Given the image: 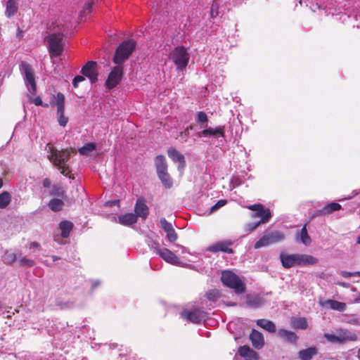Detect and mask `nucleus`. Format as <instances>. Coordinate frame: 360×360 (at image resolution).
<instances>
[{
  "label": "nucleus",
  "mask_w": 360,
  "mask_h": 360,
  "mask_svg": "<svg viewBox=\"0 0 360 360\" xmlns=\"http://www.w3.org/2000/svg\"><path fill=\"white\" fill-rule=\"evenodd\" d=\"M45 150L49 161L58 168L63 175L69 176L71 169L68 162L74 150L72 148L58 150L51 143L46 144Z\"/></svg>",
  "instance_id": "1"
},
{
  "label": "nucleus",
  "mask_w": 360,
  "mask_h": 360,
  "mask_svg": "<svg viewBox=\"0 0 360 360\" xmlns=\"http://www.w3.org/2000/svg\"><path fill=\"white\" fill-rule=\"evenodd\" d=\"M221 280L224 285L234 290L236 293L241 294L245 292V284L239 277L232 271H224L221 274Z\"/></svg>",
  "instance_id": "2"
},
{
  "label": "nucleus",
  "mask_w": 360,
  "mask_h": 360,
  "mask_svg": "<svg viewBox=\"0 0 360 360\" xmlns=\"http://www.w3.org/2000/svg\"><path fill=\"white\" fill-rule=\"evenodd\" d=\"M169 58L176 66V70L183 71L187 67L190 56L184 46H177L171 52Z\"/></svg>",
  "instance_id": "3"
},
{
  "label": "nucleus",
  "mask_w": 360,
  "mask_h": 360,
  "mask_svg": "<svg viewBox=\"0 0 360 360\" xmlns=\"http://www.w3.org/2000/svg\"><path fill=\"white\" fill-rule=\"evenodd\" d=\"M135 42L133 40L123 41L117 49L113 58V62L121 65L129 58L135 49Z\"/></svg>",
  "instance_id": "4"
},
{
  "label": "nucleus",
  "mask_w": 360,
  "mask_h": 360,
  "mask_svg": "<svg viewBox=\"0 0 360 360\" xmlns=\"http://www.w3.org/2000/svg\"><path fill=\"white\" fill-rule=\"evenodd\" d=\"M46 41L48 43L51 56L58 57L62 53L64 46L63 35L62 34H51L46 37Z\"/></svg>",
  "instance_id": "5"
},
{
  "label": "nucleus",
  "mask_w": 360,
  "mask_h": 360,
  "mask_svg": "<svg viewBox=\"0 0 360 360\" xmlns=\"http://www.w3.org/2000/svg\"><path fill=\"white\" fill-rule=\"evenodd\" d=\"M149 245L150 248L154 250V252L159 255L166 262L173 265H181L180 259L170 250L167 248H159L158 244L155 242H153L152 244Z\"/></svg>",
  "instance_id": "6"
},
{
  "label": "nucleus",
  "mask_w": 360,
  "mask_h": 360,
  "mask_svg": "<svg viewBox=\"0 0 360 360\" xmlns=\"http://www.w3.org/2000/svg\"><path fill=\"white\" fill-rule=\"evenodd\" d=\"M20 67L22 74L24 75L25 83L28 91L32 94H34L36 92V83L32 67L26 62H22Z\"/></svg>",
  "instance_id": "7"
},
{
  "label": "nucleus",
  "mask_w": 360,
  "mask_h": 360,
  "mask_svg": "<svg viewBox=\"0 0 360 360\" xmlns=\"http://www.w3.org/2000/svg\"><path fill=\"white\" fill-rule=\"evenodd\" d=\"M248 208L255 212L251 214L252 218L261 217V219L258 221V222H260L261 224H265L268 222L272 216L270 210L268 208H264V205L262 204H255L250 205L248 207Z\"/></svg>",
  "instance_id": "8"
},
{
  "label": "nucleus",
  "mask_w": 360,
  "mask_h": 360,
  "mask_svg": "<svg viewBox=\"0 0 360 360\" xmlns=\"http://www.w3.org/2000/svg\"><path fill=\"white\" fill-rule=\"evenodd\" d=\"M123 67L121 65H117L109 73L105 86L108 89H111L118 85L122 78Z\"/></svg>",
  "instance_id": "9"
},
{
  "label": "nucleus",
  "mask_w": 360,
  "mask_h": 360,
  "mask_svg": "<svg viewBox=\"0 0 360 360\" xmlns=\"http://www.w3.org/2000/svg\"><path fill=\"white\" fill-rule=\"evenodd\" d=\"M55 103L57 106V120L59 124L62 127H65L68 122V118L65 116L64 110H65V96L62 93H58L55 97Z\"/></svg>",
  "instance_id": "10"
},
{
  "label": "nucleus",
  "mask_w": 360,
  "mask_h": 360,
  "mask_svg": "<svg viewBox=\"0 0 360 360\" xmlns=\"http://www.w3.org/2000/svg\"><path fill=\"white\" fill-rule=\"evenodd\" d=\"M181 316L188 322L200 323L205 320L206 314L200 309H184L181 311Z\"/></svg>",
  "instance_id": "11"
},
{
  "label": "nucleus",
  "mask_w": 360,
  "mask_h": 360,
  "mask_svg": "<svg viewBox=\"0 0 360 360\" xmlns=\"http://www.w3.org/2000/svg\"><path fill=\"white\" fill-rule=\"evenodd\" d=\"M233 244V241L231 240H226L215 243L207 248V251L213 253L218 252H223L229 254L233 253V249L231 246Z\"/></svg>",
  "instance_id": "12"
},
{
  "label": "nucleus",
  "mask_w": 360,
  "mask_h": 360,
  "mask_svg": "<svg viewBox=\"0 0 360 360\" xmlns=\"http://www.w3.org/2000/svg\"><path fill=\"white\" fill-rule=\"evenodd\" d=\"M168 157L174 162L178 163V170L183 173L186 167L184 155L174 148H169L167 150Z\"/></svg>",
  "instance_id": "13"
},
{
  "label": "nucleus",
  "mask_w": 360,
  "mask_h": 360,
  "mask_svg": "<svg viewBox=\"0 0 360 360\" xmlns=\"http://www.w3.org/2000/svg\"><path fill=\"white\" fill-rule=\"evenodd\" d=\"M201 128H204V129L198 133V137H206L208 135L214 138L224 137V126H219L216 128H212L207 127L206 124L205 126H202Z\"/></svg>",
  "instance_id": "14"
},
{
  "label": "nucleus",
  "mask_w": 360,
  "mask_h": 360,
  "mask_svg": "<svg viewBox=\"0 0 360 360\" xmlns=\"http://www.w3.org/2000/svg\"><path fill=\"white\" fill-rule=\"evenodd\" d=\"M96 66V62L89 61L82 69V75L87 77L91 83H95L98 79Z\"/></svg>",
  "instance_id": "15"
},
{
  "label": "nucleus",
  "mask_w": 360,
  "mask_h": 360,
  "mask_svg": "<svg viewBox=\"0 0 360 360\" xmlns=\"http://www.w3.org/2000/svg\"><path fill=\"white\" fill-rule=\"evenodd\" d=\"M266 303L264 297L259 294L247 295L246 304L251 308H258Z\"/></svg>",
  "instance_id": "16"
},
{
  "label": "nucleus",
  "mask_w": 360,
  "mask_h": 360,
  "mask_svg": "<svg viewBox=\"0 0 360 360\" xmlns=\"http://www.w3.org/2000/svg\"><path fill=\"white\" fill-rule=\"evenodd\" d=\"M161 227L167 233V238L169 242H174L177 239V234L172 226V224L167 221L165 218L160 221Z\"/></svg>",
  "instance_id": "17"
},
{
  "label": "nucleus",
  "mask_w": 360,
  "mask_h": 360,
  "mask_svg": "<svg viewBox=\"0 0 360 360\" xmlns=\"http://www.w3.org/2000/svg\"><path fill=\"white\" fill-rule=\"evenodd\" d=\"M250 339L252 342L253 347L255 349H259L264 345L263 335L257 330L252 329L250 335Z\"/></svg>",
  "instance_id": "18"
},
{
  "label": "nucleus",
  "mask_w": 360,
  "mask_h": 360,
  "mask_svg": "<svg viewBox=\"0 0 360 360\" xmlns=\"http://www.w3.org/2000/svg\"><path fill=\"white\" fill-rule=\"evenodd\" d=\"M134 211L136 212L135 214L136 215V217H140L143 219L147 218L148 215V207L146 205L144 200H137Z\"/></svg>",
  "instance_id": "19"
},
{
  "label": "nucleus",
  "mask_w": 360,
  "mask_h": 360,
  "mask_svg": "<svg viewBox=\"0 0 360 360\" xmlns=\"http://www.w3.org/2000/svg\"><path fill=\"white\" fill-rule=\"evenodd\" d=\"M297 254L283 255L280 256L282 265L285 268H290L294 266H298Z\"/></svg>",
  "instance_id": "20"
},
{
  "label": "nucleus",
  "mask_w": 360,
  "mask_h": 360,
  "mask_svg": "<svg viewBox=\"0 0 360 360\" xmlns=\"http://www.w3.org/2000/svg\"><path fill=\"white\" fill-rule=\"evenodd\" d=\"M318 354V349L316 347H310L299 351L297 355L300 360H311Z\"/></svg>",
  "instance_id": "21"
},
{
  "label": "nucleus",
  "mask_w": 360,
  "mask_h": 360,
  "mask_svg": "<svg viewBox=\"0 0 360 360\" xmlns=\"http://www.w3.org/2000/svg\"><path fill=\"white\" fill-rule=\"evenodd\" d=\"M19 0H8L6 4L5 15L11 18L15 15L18 11Z\"/></svg>",
  "instance_id": "22"
},
{
  "label": "nucleus",
  "mask_w": 360,
  "mask_h": 360,
  "mask_svg": "<svg viewBox=\"0 0 360 360\" xmlns=\"http://www.w3.org/2000/svg\"><path fill=\"white\" fill-rule=\"evenodd\" d=\"M298 266L313 265L318 262V259L309 255L297 254Z\"/></svg>",
  "instance_id": "23"
},
{
  "label": "nucleus",
  "mask_w": 360,
  "mask_h": 360,
  "mask_svg": "<svg viewBox=\"0 0 360 360\" xmlns=\"http://www.w3.org/2000/svg\"><path fill=\"white\" fill-rule=\"evenodd\" d=\"M278 335L292 344L296 343L298 338L294 332L285 329H279Z\"/></svg>",
  "instance_id": "24"
},
{
  "label": "nucleus",
  "mask_w": 360,
  "mask_h": 360,
  "mask_svg": "<svg viewBox=\"0 0 360 360\" xmlns=\"http://www.w3.org/2000/svg\"><path fill=\"white\" fill-rule=\"evenodd\" d=\"M136 215L133 213H127L118 217L120 224L124 226H129L136 222Z\"/></svg>",
  "instance_id": "25"
},
{
  "label": "nucleus",
  "mask_w": 360,
  "mask_h": 360,
  "mask_svg": "<svg viewBox=\"0 0 360 360\" xmlns=\"http://www.w3.org/2000/svg\"><path fill=\"white\" fill-rule=\"evenodd\" d=\"M256 323L259 327L263 328L264 330L269 333H275L276 330V325L271 321L261 319H258Z\"/></svg>",
  "instance_id": "26"
},
{
  "label": "nucleus",
  "mask_w": 360,
  "mask_h": 360,
  "mask_svg": "<svg viewBox=\"0 0 360 360\" xmlns=\"http://www.w3.org/2000/svg\"><path fill=\"white\" fill-rule=\"evenodd\" d=\"M328 305L331 309L342 312L345 311L347 305L345 302H338L333 300H328L323 306Z\"/></svg>",
  "instance_id": "27"
},
{
  "label": "nucleus",
  "mask_w": 360,
  "mask_h": 360,
  "mask_svg": "<svg viewBox=\"0 0 360 360\" xmlns=\"http://www.w3.org/2000/svg\"><path fill=\"white\" fill-rule=\"evenodd\" d=\"M155 164L158 174L167 171V164L165 156L162 155L156 156L155 159Z\"/></svg>",
  "instance_id": "28"
},
{
  "label": "nucleus",
  "mask_w": 360,
  "mask_h": 360,
  "mask_svg": "<svg viewBox=\"0 0 360 360\" xmlns=\"http://www.w3.org/2000/svg\"><path fill=\"white\" fill-rule=\"evenodd\" d=\"M297 241H300L305 245H310L311 240L310 236L307 233L306 225L301 229L300 232L297 233L296 236Z\"/></svg>",
  "instance_id": "29"
},
{
  "label": "nucleus",
  "mask_w": 360,
  "mask_h": 360,
  "mask_svg": "<svg viewBox=\"0 0 360 360\" xmlns=\"http://www.w3.org/2000/svg\"><path fill=\"white\" fill-rule=\"evenodd\" d=\"M291 326L293 328L305 330L308 328V322L305 318H297L291 320Z\"/></svg>",
  "instance_id": "30"
},
{
  "label": "nucleus",
  "mask_w": 360,
  "mask_h": 360,
  "mask_svg": "<svg viewBox=\"0 0 360 360\" xmlns=\"http://www.w3.org/2000/svg\"><path fill=\"white\" fill-rule=\"evenodd\" d=\"M73 224L69 221H63L60 223L61 236L63 238H68L70 231L72 229Z\"/></svg>",
  "instance_id": "31"
},
{
  "label": "nucleus",
  "mask_w": 360,
  "mask_h": 360,
  "mask_svg": "<svg viewBox=\"0 0 360 360\" xmlns=\"http://www.w3.org/2000/svg\"><path fill=\"white\" fill-rule=\"evenodd\" d=\"M341 209V205L337 202H330L326 205L321 210V213L323 214H328L334 211H337Z\"/></svg>",
  "instance_id": "32"
},
{
  "label": "nucleus",
  "mask_w": 360,
  "mask_h": 360,
  "mask_svg": "<svg viewBox=\"0 0 360 360\" xmlns=\"http://www.w3.org/2000/svg\"><path fill=\"white\" fill-rule=\"evenodd\" d=\"M64 202L62 200L58 198H53L49 202V207L53 212H58L63 209Z\"/></svg>",
  "instance_id": "33"
},
{
  "label": "nucleus",
  "mask_w": 360,
  "mask_h": 360,
  "mask_svg": "<svg viewBox=\"0 0 360 360\" xmlns=\"http://www.w3.org/2000/svg\"><path fill=\"white\" fill-rule=\"evenodd\" d=\"M158 176L165 188H169L172 186V181L167 171L163 172L162 173H158Z\"/></svg>",
  "instance_id": "34"
},
{
  "label": "nucleus",
  "mask_w": 360,
  "mask_h": 360,
  "mask_svg": "<svg viewBox=\"0 0 360 360\" xmlns=\"http://www.w3.org/2000/svg\"><path fill=\"white\" fill-rule=\"evenodd\" d=\"M266 234L269 237L270 241L272 244L282 241L285 238V235L278 231H271Z\"/></svg>",
  "instance_id": "35"
},
{
  "label": "nucleus",
  "mask_w": 360,
  "mask_h": 360,
  "mask_svg": "<svg viewBox=\"0 0 360 360\" xmlns=\"http://www.w3.org/2000/svg\"><path fill=\"white\" fill-rule=\"evenodd\" d=\"M96 149V146L94 143H89L80 148L79 149V153L82 155L88 156L90 155Z\"/></svg>",
  "instance_id": "36"
},
{
  "label": "nucleus",
  "mask_w": 360,
  "mask_h": 360,
  "mask_svg": "<svg viewBox=\"0 0 360 360\" xmlns=\"http://www.w3.org/2000/svg\"><path fill=\"white\" fill-rule=\"evenodd\" d=\"M272 244L270 241L269 237L267 234H264L263 236L260 238V239L257 241L255 244V249H259L262 247L268 246Z\"/></svg>",
  "instance_id": "37"
},
{
  "label": "nucleus",
  "mask_w": 360,
  "mask_h": 360,
  "mask_svg": "<svg viewBox=\"0 0 360 360\" xmlns=\"http://www.w3.org/2000/svg\"><path fill=\"white\" fill-rule=\"evenodd\" d=\"M94 4V0H87L84 3V5L82 8V10L80 12V18H82L85 17L87 13H89L92 11L93 5Z\"/></svg>",
  "instance_id": "38"
},
{
  "label": "nucleus",
  "mask_w": 360,
  "mask_h": 360,
  "mask_svg": "<svg viewBox=\"0 0 360 360\" xmlns=\"http://www.w3.org/2000/svg\"><path fill=\"white\" fill-rule=\"evenodd\" d=\"M11 200V195L8 192H3L0 194V208H5L10 203Z\"/></svg>",
  "instance_id": "39"
},
{
  "label": "nucleus",
  "mask_w": 360,
  "mask_h": 360,
  "mask_svg": "<svg viewBox=\"0 0 360 360\" xmlns=\"http://www.w3.org/2000/svg\"><path fill=\"white\" fill-rule=\"evenodd\" d=\"M17 259V255L11 251L6 250L4 255V262L6 264H11Z\"/></svg>",
  "instance_id": "40"
},
{
  "label": "nucleus",
  "mask_w": 360,
  "mask_h": 360,
  "mask_svg": "<svg viewBox=\"0 0 360 360\" xmlns=\"http://www.w3.org/2000/svg\"><path fill=\"white\" fill-rule=\"evenodd\" d=\"M344 321L349 324L360 326V321L355 315H345Z\"/></svg>",
  "instance_id": "41"
},
{
  "label": "nucleus",
  "mask_w": 360,
  "mask_h": 360,
  "mask_svg": "<svg viewBox=\"0 0 360 360\" xmlns=\"http://www.w3.org/2000/svg\"><path fill=\"white\" fill-rule=\"evenodd\" d=\"M19 264L22 266L32 267L35 264L33 259H28L25 257H21L19 258Z\"/></svg>",
  "instance_id": "42"
},
{
  "label": "nucleus",
  "mask_w": 360,
  "mask_h": 360,
  "mask_svg": "<svg viewBox=\"0 0 360 360\" xmlns=\"http://www.w3.org/2000/svg\"><path fill=\"white\" fill-rule=\"evenodd\" d=\"M206 296L210 301L215 302L220 296L219 290L214 289L207 292Z\"/></svg>",
  "instance_id": "43"
},
{
  "label": "nucleus",
  "mask_w": 360,
  "mask_h": 360,
  "mask_svg": "<svg viewBox=\"0 0 360 360\" xmlns=\"http://www.w3.org/2000/svg\"><path fill=\"white\" fill-rule=\"evenodd\" d=\"M51 195L63 198L65 196V191L62 187L54 185L52 188Z\"/></svg>",
  "instance_id": "44"
},
{
  "label": "nucleus",
  "mask_w": 360,
  "mask_h": 360,
  "mask_svg": "<svg viewBox=\"0 0 360 360\" xmlns=\"http://www.w3.org/2000/svg\"><path fill=\"white\" fill-rule=\"evenodd\" d=\"M252 351L248 346H243L238 349V354L241 356H248Z\"/></svg>",
  "instance_id": "45"
},
{
  "label": "nucleus",
  "mask_w": 360,
  "mask_h": 360,
  "mask_svg": "<svg viewBox=\"0 0 360 360\" xmlns=\"http://www.w3.org/2000/svg\"><path fill=\"white\" fill-rule=\"evenodd\" d=\"M261 223L260 222H252V223H248L245 226V231L247 232V233H250L251 231H252L253 230H255L259 225H260Z\"/></svg>",
  "instance_id": "46"
},
{
  "label": "nucleus",
  "mask_w": 360,
  "mask_h": 360,
  "mask_svg": "<svg viewBox=\"0 0 360 360\" xmlns=\"http://www.w3.org/2000/svg\"><path fill=\"white\" fill-rule=\"evenodd\" d=\"M197 121L200 124L207 123L208 121L207 116L205 112L200 111L198 113Z\"/></svg>",
  "instance_id": "47"
},
{
  "label": "nucleus",
  "mask_w": 360,
  "mask_h": 360,
  "mask_svg": "<svg viewBox=\"0 0 360 360\" xmlns=\"http://www.w3.org/2000/svg\"><path fill=\"white\" fill-rule=\"evenodd\" d=\"M324 337L328 341L333 342H340L342 341L340 338H339L333 334L326 333V334H324Z\"/></svg>",
  "instance_id": "48"
},
{
  "label": "nucleus",
  "mask_w": 360,
  "mask_h": 360,
  "mask_svg": "<svg viewBox=\"0 0 360 360\" xmlns=\"http://www.w3.org/2000/svg\"><path fill=\"white\" fill-rule=\"evenodd\" d=\"M58 306H59L60 307V309H70V308H72L74 306H75V304L72 301H68V302H61V303H58L57 304Z\"/></svg>",
  "instance_id": "49"
},
{
  "label": "nucleus",
  "mask_w": 360,
  "mask_h": 360,
  "mask_svg": "<svg viewBox=\"0 0 360 360\" xmlns=\"http://www.w3.org/2000/svg\"><path fill=\"white\" fill-rule=\"evenodd\" d=\"M218 9H219V5H218L217 2L216 1H214L212 3V7H211V11H210L211 16L212 18L217 17V15H218Z\"/></svg>",
  "instance_id": "50"
},
{
  "label": "nucleus",
  "mask_w": 360,
  "mask_h": 360,
  "mask_svg": "<svg viewBox=\"0 0 360 360\" xmlns=\"http://www.w3.org/2000/svg\"><path fill=\"white\" fill-rule=\"evenodd\" d=\"M227 201L226 200H219L214 205L211 207V212H213L218 210L219 208L224 206L226 204Z\"/></svg>",
  "instance_id": "51"
},
{
  "label": "nucleus",
  "mask_w": 360,
  "mask_h": 360,
  "mask_svg": "<svg viewBox=\"0 0 360 360\" xmlns=\"http://www.w3.org/2000/svg\"><path fill=\"white\" fill-rule=\"evenodd\" d=\"M188 129H192V127L190 126L189 127H188L184 131H182L180 133V136H181V139H180V141L181 143H184V142H186L187 141V139L189 136V131H188Z\"/></svg>",
  "instance_id": "52"
},
{
  "label": "nucleus",
  "mask_w": 360,
  "mask_h": 360,
  "mask_svg": "<svg viewBox=\"0 0 360 360\" xmlns=\"http://www.w3.org/2000/svg\"><path fill=\"white\" fill-rule=\"evenodd\" d=\"M344 339L347 340L356 341L357 340V336L354 333H346L345 332Z\"/></svg>",
  "instance_id": "53"
},
{
  "label": "nucleus",
  "mask_w": 360,
  "mask_h": 360,
  "mask_svg": "<svg viewBox=\"0 0 360 360\" xmlns=\"http://www.w3.org/2000/svg\"><path fill=\"white\" fill-rule=\"evenodd\" d=\"M84 79H85V78L83 76H80V75L76 76L72 81L73 86L75 88H77L78 86L79 83L83 82Z\"/></svg>",
  "instance_id": "54"
},
{
  "label": "nucleus",
  "mask_w": 360,
  "mask_h": 360,
  "mask_svg": "<svg viewBox=\"0 0 360 360\" xmlns=\"http://www.w3.org/2000/svg\"><path fill=\"white\" fill-rule=\"evenodd\" d=\"M32 101L37 106L41 105L44 107H48V104H44L41 98L39 96H37L32 100Z\"/></svg>",
  "instance_id": "55"
},
{
  "label": "nucleus",
  "mask_w": 360,
  "mask_h": 360,
  "mask_svg": "<svg viewBox=\"0 0 360 360\" xmlns=\"http://www.w3.org/2000/svg\"><path fill=\"white\" fill-rule=\"evenodd\" d=\"M340 274L342 277L348 278V277H351V276H357L358 273H356V271L355 272H349V271H341Z\"/></svg>",
  "instance_id": "56"
},
{
  "label": "nucleus",
  "mask_w": 360,
  "mask_h": 360,
  "mask_svg": "<svg viewBox=\"0 0 360 360\" xmlns=\"http://www.w3.org/2000/svg\"><path fill=\"white\" fill-rule=\"evenodd\" d=\"M40 248V244L37 242H32L29 245V249L30 250L34 251V250H38Z\"/></svg>",
  "instance_id": "57"
},
{
  "label": "nucleus",
  "mask_w": 360,
  "mask_h": 360,
  "mask_svg": "<svg viewBox=\"0 0 360 360\" xmlns=\"http://www.w3.org/2000/svg\"><path fill=\"white\" fill-rule=\"evenodd\" d=\"M51 181L48 178H46L44 179L43 181V186L45 188H49L51 186Z\"/></svg>",
  "instance_id": "58"
},
{
  "label": "nucleus",
  "mask_w": 360,
  "mask_h": 360,
  "mask_svg": "<svg viewBox=\"0 0 360 360\" xmlns=\"http://www.w3.org/2000/svg\"><path fill=\"white\" fill-rule=\"evenodd\" d=\"M336 284L346 288H348L350 286L349 283L345 282H337Z\"/></svg>",
  "instance_id": "59"
},
{
  "label": "nucleus",
  "mask_w": 360,
  "mask_h": 360,
  "mask_svg": "<svg viewBox=\"0 0 360 360\" xmlns=\"http://www.w3.org/2000/svg\"><path fill=\"white\" fill-rule=\"evenodd\" d=\"M176 247L179 248L181 250V252L182 253L188 252L187 248H185L184 246H182V245H176Z\"/></svg>",
  "instance_id": "60"
},
{
  "label": "nucleus",
  "mask_w": 360,
  "mask_h": 360,
  "mask_svg": "<svg viewBox=\"0 0 360 360\" xmlns=\"http://www.w3.org/2000/svg\"><path fill=\"white\" fill-rule=\"evenodd\" d=\"M91 285H92V288H95L100 285V281H94L92 282Z\"/></svg>",
  "instance_id": "61"
},
{
  "label": "nucleus",
  "mask_w": 360,
  "mask_h": 360,
  "mask_svg": "<svg viewBox=\"0 0 360 360\" xmlns=\"http://www.w3.org/2000/svg\"><path fill=\"white\" fill-rule=\"evenodd\" d=\"M53 261L55 262L58 260L59 258L57 256H52Z\"/></svg>",
  "instance_id": "62"
},
{
  "label": "nucleus",
  "mask_w": 360,
  "mask_h": 360,
  "mask_svg": "<svg viewBox=\"0 0 360 360\" xmlns=\"http://www.w3.org/2000/svg\"><path fill=\"white\" fill-rule=\"evenodd\" d=\"M357 357L360 360V349L357 352Z\"/></svg>",
  "instance_id": "63"
},
{
  "label": "nucleus",
  "mask_w": 360,
  "mask_h": 360,
  "mask_svg": "<svg viewBox=\"0 0 360 360\" xmlns=\"http://www.w3.org/2000/svg\"><path fill=\"white\" fill-rule=\"evenodd\" d=\"M356 243H357L358 244H360V236H359L357 237V238H356Z\"/></svg>",
  "instance_id": "64"
}]
</instances>
